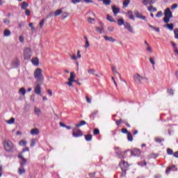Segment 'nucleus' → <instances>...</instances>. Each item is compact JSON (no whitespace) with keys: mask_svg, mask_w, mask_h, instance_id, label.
I'll use <instances>...</instances> for the list:
<instances>
[{"mask_svg":"<svg viewBox=\"0 0 178 178\" xmlns=\"http://www.w3.org/2000/svg\"><path fill=\"white\" fill-rule=\"evenodd\" d=\"M63 13L62 9H58L54 12V17H58Z\"/></svg>","mask_w":178,"mask_h":178,"instance_id":"a878e982","label":"nucleus"},{"mask_svg":"<svg viewBox=\"0 0 178 178\" xmlns=\"http://www.w3.org/2000/svg\"><path fill=\"white\" fill-rule=\"evenodd\" d=\"M134 79H135V81L137 84H140L142 83V81L143 79H146V78L140 76L139 74H136L135 75H134Z\"/></svg>","mask_w":178,"mask_h":178,"instance_id":"423d86ee","label":"nucleus"},{"mask_svg":"<svg viewBox=\"0 0 178 178\" xmlns=\"http://www.w3.org/2000/svg\"><path fill=\"white\" fill-rule=\"evenodd\" d=\"M18 158L22 159L20 164L21 166L23 167L27 163V160H26V159H24V157L20 154L18 155Z\"/></svg>","mask_w":178,"mask_h":178,"instance_id":"4468645a","label":"nucleus"},{"mask_svg":"<svg viewBox=\"0 0 178 178\" xmlns=\"http://www.w3.org/2000/svg\"><path fill=\"white\" fill-rule=\"evenodd\" d=\"M19 92L22 93L23 96L26 95V90L24 88H22L21 89L19 90Z\"/></svg>","mask_w":178,"mask_h":178,"instance_id":"37998d69","label":"nucleus"},{"mask_svg":"<svg viewBox=\"0 0 178 178\" xmlns=\"http://www.w3.org/2000/svg\"><path fill=\"white\" fill-rule=\"evenodd\" d=\"M75 73L74 72H72L70 73V77H69L68 79V82L66 83V84L68 86H73V83H76V84H78L79 86H81V83L79 82L78 80H75Z\"/></svg>","mask_w":178,"mask_h":178,"instance_id":"7ed1b4c3","label":"nucleus"},{"mask_svg":"<svg viewBox=\"0 0 178 178\" xmlns=\"http://www.w3.org/2000/svg\"><path fill=\"white\" fill-rule=\"evenodd\" d=\"M111 70H113V73L117 74L118 76H120V74H119V72H118L116 70V67L115 66L111 67Z\"/></svg>","mask_w":178,"mask_h":178,"instance_id":"58836bf2","label":"nucleus"},{"mask_svg":"<svg viewBox=\"0 0 178 178\" xmlns=\"http://www.w3.org/2000/svg\"><path fill=\"white\" fill-rule=\"evenodd\" d=\"M31 49L29 48H26L25 49H24V59L25 60H29L30 58H31Z\"/></svg>","mask_w":178,"mask_h":178,"instance_id":"39448f33","label":"nucleus"},{"mask_svg":"<svg viewBox=\"0 0 178 178\" xmlns=\"http://www.w3.org/2000/svg\"><path fill=\"white\" fill-rule=\"evenodd\" d=\"M72 136L74 138H79V137H81L83 136V132L81 130H74L72 131Z\"/></svg>","mask_w":178,"mask_h":178,"instance_id":"0eeeda50","label":"nucleus"},{"mask_svg":"<svg viewBox=\"0 0 178 178\" xmlns=\"http://www.w3.org/2000/svg\"><path fill=\"white\" fill-rule=\"evenodd\" d=\"M3 148L8 152H13L15 150L14 144L9 139H4Z\"/></svg>","mask_w":178,"mask_h":178,"instance_id":"f257e3e1","label":"nucleus"},{"mask_svg":"<svg viewBox=\"0 0 178 178\" xmlns=\"http://www.w3.org/2000/svg\"><path fill=\"white\" fill-rule=\"evenodd\" d=\"M96 31L99 32V33H104V27L102 26V28L100 27H96Z\"/></svg>","mask_w":178,"mask_h":178,"instance_id":"2f4dec72","label":"nucleus"},{"mask_svg":"<svg viewBox=\"0 0 178 178\" xmlns=\"http://www.w3.org/2000/svg\"><path fill=\"white\" fill-rule=\"evenodd\" d=\"M167 153L168 155H172L173 150L172 149H167Z\"/></svg>","mask_w":178,"mask_h":178,"instance_id":"bf43d9fd","label":"nucleus"},{"mask_svg":"<svg viewBox=\"0 0 178 178\" xmlns=\"http://www.w3.org/2000/svg\"><path fill=\"white\" fill-rule=\"evenodd\" d=\"M149 60H150V63L152 65L153 70H154L155 69V67H154L155 66L154 58H149Z\"/></svg>","mask_w":178,"mask_h":178,"instance_id":"79ce46f5","label":"nucleus"},{"mask_svg":"<svg viewBox=\"0 0 178 178\" xmlns=\"http://www.w3.org/2000/svg\"><path fill=\"white\" fill-rule=\"evenodd\" d=\"M18 173L19 175H21L23 173H25V170H24V166H22V167L21 166V168H19Z\"/></svg>","mask_w":178,"mask_h":178,"instance_id":"72a5a7b5","label":"nucleus"},{"mask_svg":"<svg viewBox=\"0 0 178 178\" xmlns=\"http://www.w3.org/2000/svg\"><path fill=\"white\" fill-rule=\"evenodd\" d=\"M99 134H100L99 129H94V131H93V134H94V136H97V135H99Z\"/></svg>","mask_w":178,"mask_h":178,"instance_id":"09e8293b","label":"nucleus"},{"mask_svg":"<svg viewBox=\"0 0 178 178\" xmlns=\"http://www.w3.org/2000/svg\"><path fill=\"white\" fill-rule=\"evenodd\" d=\"M147 10L152 11L153 13L157 12V8H154L153 6H148Z\"/></svg>","mask_w":178,"mask_h":178,"instance_id":"393cba45","label":"nucleus"},{"mask_svg":"<svg viewBox=\"0 0 178 178\" xmlns=\"http://www.w3.org/2000/svg\"><path fill=\"white\" fill-rule=\"evenodd\" d=\"M31 14V11H30V10H26L25 15L26 16H29Z\"/></svg>","mask_w":178,"mask_h":178,"instance_id":"69168bd1","label":"nucleus"},{"mask_svg":"<svg viewBox=\"0 0 178 178\" xmlns=\"http://www.w3.org/2000/svg\"><path fill=\"white\" fill-rule=\"evenodd\" d=\"M29 26L31 27V31H32L33 32L35 31V27H33V23H30Z\"/></svg>","mask_w":178,"mask_h":178,"instance_id":"0e129e2a","label":"nucleus"},{"mask_svg":"<svg viewBox=\"0 0 178 178\" xmlns=\"http://www.w3.org/2000/svg\"><path fill=\"white\" fill-rule=\"evenodd\" d=\"M166 26L168 27V29L172 31L174 29V24H167Z\"/></svg>","mask_w":178,"mask_h":178,"instance_id":"ea45409f","label":"nucleus"},{"mask_svg":"<svg viewBox=\"0 0 178 178\" xmlns=\"http://www.w3.org/2000/svg\"><path fill=\"white\" fill-rule=\"evenodd\" d=\"M106 19L110 22H112V23L115 22V19H113V17L112 16H110L109 15H107Z\"/></svg>","mask_w":178,"mask_h":178,"instance_id":"f704fd0d","label":"nucleus"},{"mask_svg":"<svg viewBox=\"0 0 178 178\" xmlns=\"http://www.w3.org/2000/svg\"><path fill=\"white\" fill-rule=\"evenodd\" d=\"M127 152H122L120 153V155H118V158L120 159H124L125 156H124V154H126Z\"/></svg>","mask_w":178,"mask_h":178,"instance_id":"864d4df0","label":"nucleus"},{"mask_svg":"<svg viewBox=\"0 0 178 178\" xmlns=\"http://www.w3.org/2000/svg\"><path fill=\"white\" fill-rule=\"evenodd\" d=\"M34 111H35V114H36L38 116H40V115L41 113V111L40 108L35 107Z\"/></svg>","mask_w":178,"mask_h":178,"instance_id":"c756f323","label":"nucleus"},{"mask_svg":"<svg viewBox=\"0 0 178 178\" xmlns=\"http://www.w3.org/2000/svg\"><path fill=\"white\" fill-rule=\"evenodd\" d=\"M127 136L129 141L130 142L133 141V136L131 133H129L128 134H127Z\"/></svg>","mask_w":178,"mask_h":178,"instance_id":"49530a36","label":"nucleus"},{"mask_svg":"<svg viewBox=\"0 0 178 178\" xmlns=\"http://www.w3.org/2000/svg\"><path fill=\"white\" fill-rule=\"evenodd\" d=\"M155 141L157 143H161L162 141H164L163 139L161 138H155Z\"/></svg>","mask_w":178,"mask_h":178,"instance_id":"de8ad7c7","label":"nucleus"},{"mask_svg":"<svg viewBox=\"0 0 178 178\" xmlns=\"http://www.w3.org/2000/svg\"><path fill=\"white\" fill-rule=\"evenodd\" d=\"M130 4V0H124V2H122V5L124 6V8H127L128 5Z\"/></svg>","mask_w":178,"mask_h":178,"instance_id":"7c9ffc66","label":"nucleus"},{"mask_svg":"<svg viewBox=\"0 0 178 178\" xmlns=\"http://www.w3.org/2000/svg\"><path fill=\"white\" fill-rule=\"evenodd\" d=\"M111 10H113L115 17L117 16L118 13H120V8H117L116 6H112Z\"/></svg>","mask_w":178,"mask_h":178,"instance_id":"9b49d317","label":"nucleus"},{"mask_svg":"<svg viewBox=\"0 0 178 178\" xmlns=\"http://www.w3.org/2000/svg\"><path fill=\"white\" fill-rule=\"evenodd\" d=\"M99 1H103V4L106 6H109L112 3L111 0H99Z\"/></svg>","mask_w":178,"mask_h":178,"instance_id":"bb28decb","label":"nucleus"},{"mask_svg":"<svg viewBox=\"0 0 178 178\" xmlns=\"http://www.w3.org/2000/svg\"><path fill=\"white\" fill-rule=\"evenodd\" d=\"M104 38L106 41H109L111 42H115V39L113 38V37H108V36H104Z\"/></svg>","mask_w":178,"mask_h":178,"instance_id":"412c9836","label":"nucleus"},{"mask_svg":"<svg viewBox=\"0 0 178 178\" xmlns=\"http://www.w3.org/2000/svg\"><path fill=\"white\" fill-rule=\"evenodd\" d=\"M84 138H86V141H91L92 140V136L90 134H87L84 136Z\"/></svg>","mask_w":178,"mask_h":178,"instance_id":"b1692460","label":"nucleus"},{"mask_svg":"<svg viewBox=\"0 0 178 178\" xmlns=\"http://www.w3.org/2000/svg\"><path fill=\"white\" fill-rule=\"evenodd\" d=\"M173 17L172 13L170 10V8H166V10L164 11V18L163 22L164 23H169L170 19Z\"/></svg>","mask_w":178,"mask_h":178,"instance_id":"20e7f679","label":"nucleus"},{"mask_svg":"<svg viewBox=\"0 0 178 178\" xmlns=\"http://www.w3.org/2000/svg\"><path fill=\"white\" fill-rule=\"evenodd\" d=\"M121 132L124 134H127L128 135V134H130V132L128 131V130L127 129L122 128L121 129Z\"/></svg>","mask_w":178,"mask_h":178,"instance_id":"8fccbe9b","label":"nucleus"},{"mask_svg":"<svg viewBox=\"0 0 178 178\" xmlns=\"http://www.w3.org/2000/svg\"><path fill=\"white\" fill-rule=\"evenodd\" d=\"M163 16V12L162 11H159L157 12L156 17H161Z\"/></svg>","mask_w":178,"mask_h":178,"instance_id":"6e6d98bb","label":"nucleus"},{"mask_svg":"<svg viewBox=\"0 0 178 178\" xmlns=\"http://www.w3.org/2000/svg\"><path fill=\"white\" fill-rule=\"evenodd\" d=\"M86 102H88V104H91V99L89 98L88 96L86 97Z\"/></svg>","mask_w":178,"mask_h":178,"instance_id":"774afa93","label":"nucleus"},{"mask_svg":"<svg viewBox=\"0 0 178 178\" xmlns=\"http://www.w3.org/2000/svg\"><path fill=\"white\" fill-rule=\"evenodd\" d=\"M149 27H150L152 29L154 30L156 33H159L160 30L159 28L154 26L151 24H148Z\"/></svg>","mask_w":178,"mask_h":178,"instance_id":"cd10ccee","label":"nucleus"},{"mask_svg":"<svg viewBox=\"0 0 178 178\" xmlns=\"http://www.w3.org/2000/svg\"><path fill=\"white\" fill-rule=\"evenodd\" d=\"M36 86H35L34 88V92L35 94L38 95H41V87L40 83H35Z\"/></svg>","mask_w":178,"mask_h":178,"instance_id":"1a4fd4ad","label":"nucleus"},{"mask_svg":"<svg viewBox=\"0 0 178 178\" xmlns=\"http://www.w3.org/2000/svg\"><path fill=\"white\" fill-rule=\"evenodd\" d=\"M70 58L72 60H77V59L79 58L77 56H75V54H72V56H70Z\"/></svg>","mask_w":178,"mask_h":178,"instance_id":"4d7b16f0","label":"nucleus"},{"mask_svg":"<svg viewBox=\"0 0 178 178\" xmlns=\"http://www.w3.org/2000/svg\"><path fill=\"white\" fill-rule=\"evenodd\" d=\"M39 134H40V130L38 129V128H34L31 129L30 131V134L32 136H38Z\"/></svg>","mask_w":178,"mask_h":178,"instance_id":"f8f14e48","label":"nucleus"},{"mask_svg":"<svg viewBox=\"0 0 178 178\" xmlns=\"http://www.w3.org/2000/svg\"><path fill=\"white\" fill-rule=\"evenodd\" d=\"M168 93L170 94V95H173L174 90L172 89H168Z\"/></svg>","mask_w":178,"mask_h":178,"instance_id":"052dcab7","label":"nucleus"},{"mask_svg":"<svg viewBox=\"0 0 178 178\" xmlns=\"http://www.w3.org/2000/svg\"><path fill=\"white\" fill-rule=\"evenodd\" d=\"M14 122H15L14 118H11V119L10 120L7 121V123L10 124H13Z\"/></svg>","mask_w":178,"mask_h":178,"instance_id":"13d9d810","label":"nucleus"},{"mask_svg":"<svg viewBox=\"0 0 178 178\" xmlns=\"http://www.w3.org/2000/svg\"><path fill=\"white\" fill-rule=\"evenodd\" d=\"M19 42L23 43L24 42V37L23 35L19 36Z\"/></svg>","mask_w":178,"mask_h":178,"instance_id":"e2e57ef3","label":"nucleus"},{"mask_svg":"<svg viewBox=\"0 0 178 178\" xmlns=\"http://www.w3.org/2000/svg\"><path fill=\"white\" fill-rule=\"evenodd\" d=\"M119 165L121 170H127V168L129 166L128 163L127 161H124V160L121 161Z\"/></svg>","mask_w":178,"mask_h":178,"instance_id":"6e6552de","label":"nucleus"},{"mask_svg":"<svg viewBox=\"0 0 178 178\" xmlns=\"http://www.w3.org/2000/svg\"><path fill=\"white\" fill-rule=\"evenodd\" d=\"M118 26H122L125 24L123 19H118Z\"/></svg>","mask_w":178,"mask_h":178,"instance_id":"a19ab883","label":"nucleus"},{"mask_svg":"<svg viewBox=\"0 0 178 178\" xmlns=\"http://www.w3.org/2000/svg\"><path fill=\"white\" fill-rule=\"evenodd\" d=\"M144 6H147V4L149 3V1L148 0H143V2H142Z\"/></svg>","mask_w":178,"mask_h":178,"instance_id":"338daca9","label":"nucleus"},{"mask_svg":"<svg viewBox=\"0 0 178 178\" xmlns=\"http://www.w3.org/2000/svg\"><path fill=\"white\" fill-rule=\"evenodd\" d=\"M19 145L21 146H26V145H27V141L24 140H21L19 142Z\"/></svg>","mask_w":178,"mask_h":178,"instance_id":"c9c22d12","label":"nucleus"},{"mask_svg":"<svg viewBox=\"0 0 178 178\" xmlns=\"http://www.w3.org/2000/svg\"><path fill=\"white\" fill-rule=\"evenodd\" d=\"M122 122H123V120L122 119H120V120L115 121V123H116L117 126H120Z\"/></svg>","mask_w":178,"mask_h":178,"instance_id":"680f3d73","label":"nucleus"},{"mask_svg":"<svg viewBox=\"0 0 178 178\" xmlns=\"http://www.w3.org/2000/svg\"><path fill=\"white\" fill-rule=\"evenodd\" d=\"M10 34H11L10 31L7 30V29L6 31H4V32H3V35L6 37L10 36Z\"/></svg>","mask_w":178,"mask_h":178,"instance_id":"e433bc0d","label":"nucleus"},{"mask_svg":"<svg viewBox=\"0 0 178 178\" xmlns=\"http://www.w3.org/2000/svg\"><path fill=\"white\" fill-rule=\"evenodd\" d=\"M45 19H42L40 22H39V28L42 29L44 24Z\"/></svg>","mask_w":178,"mask_h":178,"instance_id":"a18cd8bd","label":"nucleus"},{"mask_svg":"<svg viewBox=\"0 0 178 178\" xmlns=\"http://www.w3.org/2000/svg\"><path fill=\"white\" fill-rule=\"evenodd\" d=\"M32 63L34 66H39L40 62H39V58H34L32 59Z\"/></svg>","mask_w":178,"mask_h":178,"instance_id":"dca6fc26","label":"nucleus"},{"mask_svg":"<svg viewBox=\"0 0 178 178\" xmlns=\"http://www.w3.org/2000/svg\"><path fill=\"white\" fill-rule=\"evenodd\" d=\"M145 49L149 52V53H152L153 52V49L151 48V47L149 45H147L146 47H145Z\"/></svg>","mask_w":178,"mask_h":178,"instance_id":"603ef678","label":"nucleus"},{"mask_svg":"<svg viewBox=\"0 0 178 178\" xmlns=\"http://www.w3.org/2000/svg\"><path fill=\"white\" fill-rule=\"evenodd\" d=\"M34 79H36L37 82L39 83H43L44 81V76L42 74V70L38 67L35 71H34Z\"/></svg>","mask_w":178,"mask_h":178,"instance_id":"f03ea898","label":"nucleus"},{"mask_svg":"<svg viewBox=\"0 0 178 178\" xmlns=\"http://www.w3.org/2000/svg\"><path fill=\"white\" fill-rule=\"evenodd\" d=\"M140 154V150L139 149H134L131 151V155L134 156H137Z\"/></svg>","mask_w":178,"mask_h":178,"instance_id":"ddd939ff","label":"nucleus"},{"mask_svg":"<svg viewBox=\"0 0 178 178\" xmlns=\"http://www.w3.org/2000/svg\"><path fill=\"white\" fill-rule=\"evenodd\" d=\"M122 170V173H121V177H124L127 176V169H121Z\"/></svg>","mask_w":178,"mask_h":178,"instance_id":"4c0bfd02","label":"nucleus"},{"mask_svg":"<svg viewBox=\"0 0 178 178\" xmlns=\"http://www.w3.org/2000/svg\"><path fill=\"white\" fill-rule=\"evenodd\" d=\"M11 65H12V67H13L14 68H16V67H17L19 66V61H18L17 60H16L12 62Z\"/></svg>","mask_w":178,"mask_h":178,"instance_id":"f3484780","label":"nucleus"},{"mask_svg":"<svg viewBox=\"0 0 178 178\" xmlns=\"http://www.w3.org/2000/svg\"><path fill=\"white\" fill-rule=\"evenodd\" d=\"M95 22V19L92 18L91 17L88 18V22L90 24H92Z\"/></svg>","mask_w":178,"mask_h":178,"instance_id":"5fc2aeb1","label":"nucleus"},{"mask_svg":"<svg viewBox=\"0 0 178 178\" xmlns=\"http://www.w3.org/2000/svg\"><path fill=\"white\" fill-rule=\"evenodd\" d=\"M124 27L127 29L130 33H133V28L131 27V24L128 22L124 23Z\"/></svg>","mask_w":178,"mask_h":178,"instance_id":"2eb2a0df","label":"nucleus"},{"mask_svg":"<svg viewBox=\"0 0 178 178\" xmlns=\"http://www.w3.org/2000/svg\"><path fill=\"white\" fill-rule=\"evenodd\" d=\"M134 13L135 14L136 17L138 18V19H140L141 20H146V17L145 16H143L142 14H140L139 13V11L138 10H135L134 11Z\"/></svg>","mask_w":178,"mask_h":178,"instance_id":"9d476101","label":"nucleus"},{"mask_svg":"<svg viewBox=\"0 0 178 178\" xmlns=\"http://www.w3.org/2000/svg\"><path fill=\"white\" fill-rule=\"evenodd\" d=\"M61 17H63V19H66L67 17H70V13L67 12H64L63 15H61Z\"/></svg>","mask_w":178,"mask_h":178,"instance_id":"c03bdc74","label":"nucleus"},{"mask_svg":"<svg viewBox=\"0 0 178 178\" xmlns=\"http://www.w3.org/2000/svg\"><path fill=\"white\" fill-rule=\"evenodd\" d=\"M84 40H86V45H84V48H89L90 42L88 38L86 36H83Z\"/></svg>","mask_w":178,"mask_h":178,"instance_id":"5701e85b","label":"nucleus"},{"mask_svg":"<svg viewBox=\"0 0 178 178\" xmlns=\"http://www.w3.org/2000/svg\"><path fill=\"white\" fill-rule=\"evenodd\" d=\"M175 38L178 40V29H175L174 31Z\"/></svg>","mask_w":178,"mask_h":178,"instance_id":"3c124183","label":"nucleus"},{"mask_svg":"<svg viewBox=\"0 0 178 178\" xmlns=\"http://www.w3.org/2000/svg\"><path fill=\"white\" fill-rule=\"evenodd\" d=\"M35 144H36V139L33 138L32 140H31V143H30L31 147H35Z\"/></svg>","mask_w":178,"mask_h":178,"instance_id":"473e14b6","label":"nucleus"},{"mask_svg":"<svg viewBox=\"0 0 178 178\" xmlns=\"http://www.w3.org/2000/svg\"><path fill=\"white\" fill-rule=\"evenodd\" d=\"M86 124V121H80L79 124H76L75 126L76 127H80L81 126H84Z\"/></svg>","mask_w":178,"mask_h":178,"instance_id":"c85d7f7f","label":"nucleus"},{"mask_svg":"<svg viewBox=\"0 0 178 178\" xmlns=\"http://www.w3.org/2000/svg\"><path fill=\"white\" fill-rule=\"evenodd\" d=\"M175 168V171H177V168H176V165H172L171 167L168 168V169L166 170L165 173L168 174L170 172V170H173Z\"/></svg>","mask_w":178,"mask_h":178,"instance_id":"4be33fe9","label":"nucleus"},{"mask_svg":"<svg viewBox=\"0 0 178 178\" xmlns=\"http://www.w3.org/2000/svg\"><path fill=\"white\" fill-rule=\"evenodd\" d=\"M127 15H128L130 19L135 20V17H134V15H133L132 11L129 10L127 12Z\"/></svg>","mask_w":178,"mask_h":178,"instance_id":"a211bd4d","label":"nucleus"},{"mask_svg":"<svg viewBox=\"0 0 178 178\" xmlns=\"http://www.w3.org/2000/svg\"><path fill=\"white\" fill-rule=\"evenodd\" d=\"M29 6V4L27 2H23L21 3V8L22 10H26Z\"/></svg>","mask_w":178,"mask_h":178,"instance_id":"aec40b11","label":"nucleus"},{"mask_svg":"<svg viewBox=\"0 0 178 178\" xmlns=\"http://www.w3.org/2000/svg\"><path fill=\"white\" fill-rule=\"evenodd\" d=\"M88 73H89L90 74H92V75H95L96 76H99L97 74H95L96 73V70H94V69H89V70H88Z\"/></svg>","mask_w":178,"mask_h":178,"instance_id":"6ab92c4d","label":"nucleus"}]
</instances>
